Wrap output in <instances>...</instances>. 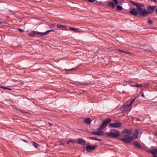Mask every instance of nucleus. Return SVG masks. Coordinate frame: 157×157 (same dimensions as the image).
Instances as JSON below:
<instances>
[{"label": "nucleus", "instance_id": "nucleus-1", "mask_svg": "<svg viewBox=\"0 0 157 157\" xmlns=\"http://www.w3.org/2000/svg\"><path fill=\"white\" fill-rule=\"evenodd\" d=\"M119 134L120 132L118 130L115 129H111L109 132L105 133L104 135L106 137L116 138L118 137Z\"/></svg>", "mask_w": 157, "mask_h": 157}, {"label": "nucleus", "instance_id": "nucleus-2", "mask_svg": "<svg viewBox=\"0 0 157 157\" xmlns=\"http://www.w3.org/2000/svg\"><path fill=\"white\" fill-rule=\"evenodd\" d=\"M137 138V129H135V131L134 133L132 136L127 138H122L121 140L122 142L128 143L131 142L133 139H135Z\"/></svg>", "mask_w": 157, "mask_h": 157}, {"label": "nucleus", "instance_id": "nucleus-3", "mask_svg": "<svg viewBox=\"0 0 157 157\" xmlns=\"http://www.w3.org/2000/svg\"><path fill=\"white\" fill-rule=\"evenodd\" d=\"M156 7V6H149L147 7V10L146 9H145V10L144 11L142 17H146L150 14H152L154 13L155 10V9Z\"/></svg>", "mask_w": 157, "mask_h": 157}, {"label": "nucleus", "instance_id": "nucleus-4", "mask_svg": "<svg viewBox=\"0 0 157 157\" xmlns=\"http://www.w3.org/2000/svg\"><path fill=\"white\" fill-rule=\"evenodd\" d=\"M111 120L110 118H107L105 119L101 126L97 129V130L99 131L103 129L106 127L107 124L111 122Z\"/></svg>", "mask_w": 157, "mask_h": 157}, {"label": "nucleus", "instance_id": "nucleus-5", "mask_svg": "<svg viewBox=\"0 0 157 157\" xmlns=\"http://www.w3.org/2000/svg\"><path fill=\"white\" fill-rule=\"evenodd\" d=\"M145 6L144 4L138 3V13L140 16L142 17L143 12L145 10V8L143 9Z\"/></svg>", "mask_w": 157, "mask_h": 157}, {"label": "nucleus", "instance_id": "nucleus-6", "mask_svg": "<svg viewBox=\"0 0 157 157\" xmlns=\"http://www.w3.org/2000/svg\"><path fill=\"white\" fill-rule=\"evenodd\" d=\"M98 147V145H96L93 146H91L88 143L86 147V151L88 152H91L93 150L96 149Z\"/></svg>", "mask_w": 157, "mask_h": 157}, {"label": "nucleus", "instance_id": "nucleus-7", "mask_svg": "<svg viewBox=\"0 0 157 157\" xmlns=\"http://www.w3.org/2000/svg\"><path fill=\"white\" fill-rule=\"evenodd\" d=\"M132 132L130 130L125 129L122 131V136L124 137H129L131 134Z\"/></svg>", "mask_w": 157, "mask_h": 157}, {"label": "nucleus", "instance_id": "nucleus-8", "mask_svg": "<svg viewBox=\"0 0 157 157\" xmlns=\"http://www.w3.org/2000/svg\"><path fill=\"white\" fill-rule=\"evenodd\" d=\"M36 34H39L41 37H43L42 32H39L36 31H32L29 33V36L34 37Z\"/></svg>", "mask_w": 157, "mask_h": 157}, {"label": "nucleus", "instance_id": "nucleus-9", "mask_svg": "<svg viewBox=\"0 0 157 157\" xmlns=\"http://www.w3.org/2000/svg\"><path fill=\"white\" fill-rule=\"evenodd\" d=\"M110 125L111 127L118 128L121 126V124L120 122H116L114 123H111Z\"/></svg>", "mask_w": 157, "mask_h": 157}, {"label": "nucleus", "instance_id": "nucleus-10", "mask_svg": "<svg viewBox=\"0 0 157 157\" xmlns=\"http://www.w3.org/2000/svg\"><path fill=\"white\" fill-rule=\"evenodd\" d=\"M138 148L141 150H146V146L143 143H139L138 142Z\"/></svg>", "mask_w": 157, "mask_h": 157}, {"label": "nucleus", "instance_id": "nucleus-11", "mask_svg": "<svg viewBox=\"0 0 157 157\" xmlns=\"http://www.w3.org/2000/svg\"><path fill=\"white\" fill-rule=\"evenodd\" d=\"M91 134L93 135H96L98 136H102L104 135V132L103 131H93L91 132Z\"/></svg>", "mask_w": 157, "mask_h": 157}, {"label": "nucleus", "instance_id": "nucleus-12", "mask_svg": "<svg viewBox=\"0 0 157 157\" xmlns=\"http://www.w3.org/2000/svg\"><path fill=\"white\" fill-rule=\"evenodd\" d=\"M131 105H129V104H125L122 106V108H121L120 109H122V111H123L126 110H127L128 108H129L130 109L131 108L130 106Z\"/></svg>", "mask_w": 157, "mask_h": 157}, {"label": "nucleus", "instance_id": "nucleus-13", "mask_svg": "<svg viewBox=\"0 0 157 157\" xmlns=\"http://www.w3.org/2000/svg\"><path fill=\"white\" fill-rule=\"evenodd\" d=\"M78 144L82 146H85L86 145V142L85 140L81 138L78 139Z\"/></svg>", "mask_w": 157, "mask_h": 157}, {"label": "nucleus", "instance_id": "nucleus-14", "mask_svg": "<svg viewBox=\"0 0 157 157\" xmlns=\"http://www.w3.org/2000/svg\"><path fill=\"white\" fill-rule=\"evenodd\" d=\"M146 151L148 153H151L155 155H157V149L147 150Z\"/></svg>", "mask_w": 157, "mask_h": 157}, {"label": "nucleus", "instance_id": "nucleus-15", "mask_svg": "<svg viewBox=\"0 0 157 157\" xmlns=\"http://www.w3.org/2000/svg\"><path fill=\"white\" fill-rule=\"evenodd\" d=\"M130 13L132 15L136 16L137 15V9L133 8L130 10Z\"/></svg>", "mask_w": 157, "mask_h": 157}, {"label": "nucleus", "instance_id": "nucleus-16", "mask_svg": "<svg viewBox=\"0 0 157 157\" xmlns=\"http://www.w3.org/2000/svg\"><path fill=\"white\" fill-rule=\"evenodd\" d=\"M108 6L111 8L113 9L115 7V5L113 2H109L108 3Z\"/></svg>", "mask_w": 157, "mask_h": 157}, {"label": "nucleus", "instance_id": "nucleus-17", "mask_svg": "<svg viewBox=\"0 0 157 157\" xmlns=\"http://www.w3.org/2000/svg\"><path fill=\"white\" fill-rule=\"evenodd\" d=\"M83 121L85 124H88L91 123V120H90V118H87L84 119Z\"/></svg>", "mask_w": 157, "mask_h": 157}, {"label": "nucleus", "instance_id": "nucleus-18", "mask_svg": "<svg viewBox=\"0 0 157 157\" xmlns=\"http://www.w3.org/2000/svg\"><path fill=\"white\" fill-rule=\"evenodd\" d=\"M56 26L57 28H59L61 29H63L64 30H66V27L65 26L63 25L57 24Z\"/></svg>", "mask_w": 157, "mask_h": 157}, {"label": "nucleus", "instance_id": "nucleus-19", "mask_svg": "<svg viewBox=\"0 0 157 157\" xmlns=\"http://www.w3.org/2000/svg\"><path fill=\"white\" fill-rule=\"evenodd\" d=\"M112 1L114 2L113 3L115 4V6L121 4L124 1V0H122L121 1H120L119 0L118 1V0H112Z\"/></svg>", "mask_w": 157, "mask_h": 157}, {"label": "nucleus", "instance_id": "nucleus-20", "mask_svg": "<svg viewBox=\"0 0 157 157\" xmlns=\"http://www.w3.org/2000/svg\"><path fill=\"white\" fill-rule=\"evenodd\" d=\"M50 32H55V31L53 30H48L45 32H43L42 33L43 36H44V35H47Z\"/></svg>", "mask_w": 157, "mask_h": 157}, {"label": "nucleus", "instance_id": "nucleus-21", "mask_svg": "<svg viewBox=\"0 0 157 157\" xmlns=\"http://www.w3.org/2000/svg\"><path fill=\"white\" fill-rule=\"evenodd\" d=\"M148 85L145 83H143L142 84H138V88L140 87H144L147 86Z\"/></svg>", "mask_w": 157, "mask_h": 157}, {"label": "nucleus", "instance_id": "nucleus-22", "mask_svg": "<svg viewBox=\"0 0 157 157\" xmlns=\"http://www.w3.org/2000/svg\"><path fill=\"white\" fill-rule=\"evenodd\" d=\"M69 29L71 30L74 31L75 32L79 33L80 32V31L78 29L70 27Z\"/></svg>", "mask_w": 157, "mask_h": 157}, {"label": "nucleus", "instance_id": "nucleus-23", "mask_svg": "<svg viewBox=\"0 0 157 157\" xmlns=\"http://www.w3.org/2000/svg\"><path fill=\"white\" fill-rule=\"evenodd\" d=\"M123 8L120 5H118L116 7V10L119 11L121 10H123Z\"/></svg>", "mask_w": 157, "mask_h": 157}, {"label": "nucleus", "instance_id": "nucleus-24", "mask_svg": "<svg viewBox=\"0 0 157 157\" xmlns=\"http://www.w3.org/2000/svg\"><path fill=\"white\" fill-rule=\"evenodd\" d=\"M33 145L36 148H38L39 147L40 145L35 142H33Z\"/></svg>", "mask_w": 157, "mask_h": 157}, {"label": "nucleus", "instance_id": "nucleus-25", "mask_svg": "<svg viewBox=\"0 0 157 157\" xmlns=\"http://www.w3.org/2000/svg\"><path fill=\"white\" fill-rule=\"evenodd\" d=\"M76 142L74 141L71 140H68L67 143V144H70V143H72V144H74L76 143Z\"/></svg>", "mask_w": 157, "mask_h": 157}, {"label": "nucleus", "instance_id": "nucleus-26", "mask_svg": "<svg viewBox=\"0 0 157 157\" xmlns=\"http://www.w3.org/2000/svg\"><path fill=\"white\" fill-rule=\"evenodd\" d=\"M81 85H85L86 86H87L88 85H92L93 84L92 83H91V82H90L89 83H86L85 84H83L82 83H81L80 84Z\"/></svg>", "mask_w": 157, "mask_h": 157}, {"label": "nucleus", "instance_id": "nucleus-27", "mask_svg": "<svg viewBox=\"0 0 157 157\" xmlns=\"http://www.w3.org/2000/svg\"><path fill=\"white\" fill-rule=\"evenodd\" d=\"M131 3L133 5L135 6L137 8V3L133 1H130Z\"/></svg>", "mask_w": 157, "mask_h": 157}, {"label": "nucleus", "instance_id": "nucleus-28", "mask_svg": "<svg viewBox=\"0 0 157 157\" xmlns=\"http://www.w3.org/2000/svg\"><path fill=\"white\" fill-rule=\"evenodd\" d=\"M51 28H53L56 26V24L50 23L48 25Z\"/></svg>", "mask_w": 157, "mask_h": 157}, {"label": "nucleus", "instance_id": "nucleus-29", "mask_svg": "<svg viewBox=\"0 0 157 157\" xmlns=\"http://www.w3.org/2000/svg\"><path fill=\"white\" fill-rule=\"evenodd\" d=\"M1 88L5 90L7 89L9 90H12V88H8L5 86H2Z\"/></svg>", "mask_w": 157, "mask_h": 157}, {"label": "nucleus", "instance_id": "nucleus-30", "mask_svg": "<svg viewBox=\"0 0 157 157\" xmlns=\"http://www.w3.org/2000/svg\"><path fill=\"white\" fill-rule=\"evenodd\" d=\"M137 97H136L135 98H134L132 100L130 103H129V105H132V104L134 102L135 99Z\"/></svg>", "mask_w": 157, "mask_h": 157}, {"label": "nucleus", "instance_id": "nucleus-31", "mask_svg": "<svg viewBox=\"0 0 157 157\" xmlns=\"http://www.w3.org/2000/svg\"><path fill=\"white\" fill-rule=\"evenodd\" d=\"M88 138H89L90 140H98V138H96V137H88Z\"/></svg>", "mask_w": 157, "mask_h": 157}, {"label": "nucleus", "instance_id": "nucleus-32", "mask_svg": "<svg viewBox=\"0 0 157 157\" xmlns=\"http://www.w3.org/2000/svg\"><path fill=\"white\" fill-rule=\"evenodd\" d=\"M147 22L148 24H152L153 23V21L149 19L147 20Z\"/></svg>", "mask_w": 157, "mask_h": 157}, {"label": "nucleus", "instance_id": "nucleus-33", "mask_svg": "<svg viewBox=\"0 0 157 157\" xmlns=\"http://www.w3.org/2000/svg\"><path fill=\"white\" fill-rule=\"evenodd\" d=\"M78 67H76L75 68H72V69H69V70H67L68 71H73L74 70H75V69H77L78 68Z\"/></svg>", "mask_w": 157, "mask_h": 157}, {"label": "nucleus", "instance_id": "nucleus-34", "mask_svg": "<svg viewBox=\"0 0 157 157\" xmlns=\"http://www.w3.org/2000/svg\"><path fill=\"white\" fill-rule=\"evenodd\" d=\"M60 144L62 145H65L66 143L65 142H60Z\"/></svg>", "mask_w": 157, "mask_h": 157}, {"label": "nucleus", "instance_id": "nucleus-35", "mask_svg": "<svg viewBox=\"0 0 157 157\" xmlns=\"http://www.w3.org/2000/svg\"><path fill=\"white\" fill-rule=\"evenodd\" d=\"M95 0H88V2L90 3L94 2Z\"/></svg>", "mask_w": 157, "mask_h": 157}, {"label": "nucleus", "instance_id": "nucleus-36", "mask_svg": "<svg viewBox=\"0 0 157 157\" xmlns=\"http://www.w3.org/2000/svg\"><path fill=\"white\" fill-rule=\"evenodd\" d=\"M144 50L145 51H147L149 52H153L151 51V50H150L149 49H144Z\"/></svg>", "mask_w": 157, "mask_h": 157}, {"label": "nucleus", "instance_id": "nucleus-37", "mask_svg": "<svg viewBox=\"0 0 157 157\" xmlns=\"http://www.w3.org/2000/svg\"><path fill=\"white\" fill-rule=\"evenodd\" d=\"M18 30H19L20 32H24V30L23 29H20V28H19L18 29Z\"/></svg>", "mask_w": 157, "mask_h": 157}, {"label": "nucleus", "instance_id": "nucleus-38", "mask_svg": "<svg viewBox=\"0 0 157 157\" xmlns=\"http://www.w3.org/2000/svg\"><path fill=\"white\" fill-rule=\"evenodd\" d=\"M150 29H155V30H156L157 29V27H151L150 28Z\"/></svg>", "mask_w": 157, "mask_h": 157}, {"label": "nucleus", "instance_id": "nucleus-39", "mask_svg": "<svg viewBox=\"0 0 157 157\" xmlns=\"http://www.w3.org/2000/svg\"><path fill=\"white\" fill-rule=\"evenodd\" d=\"M134 144L135 145L136 147H137V142H136L134 143Z\"/></svg>", "mask_w": 157, "mask_h": 157}, {"label": "nucleus", "instance_id": "nucleus-40", "mask_svg": "<svg viewBox=\"0 0 157 157\" xmlns=\"http://www.w3.org/2000/svg\"><path fill=\"white\" fill-rule=\"evenodd\" d=\"M141 96L142 97L145 98V96H144V93H141Z\"/></svg>", "mask_w": 157, "mask_h": 157}, {"label": "nucleus", "instance_id": "nucleus-41", "mask_svg": "<svg viewBox=\"0 0 157 157\" xmlns=\"http://www.w3.org/2000/svg\"><path fill=\"white\" fill-rule=\"evenodd\" d=\"M21 140H22L23 141H24V142H25V143H28V142L25 140H23V139H21Z\"/></svg>", "mask_w": 157, "mask_h": 157}, {"label": "nucleus", "instance_id": "nucleus-42", "mask_svg": "<svg viewBox=\"0 0 157 157\" xmlns=\"http://www.w3.org/2000/svg\"><path fill=\"white\" fill-rule=\"evenodd\" d=\"M151 1H153L154 2H157V1L156 0H151Z\"/></svg>", "mask_w": 157, "mask_h": 157}, {"label": "nucleus", "instance_id": "nucleus-43", "mask_svg": "<svg viewBox=\"0 0 157 157\" xmlns=\"http://www.w3.org/2000/svg\"><path fill=\"white\" fill-rule=\"evenodd\" d=\"M118 50L120 52H124L123 51H122L120 49H118Z\"/></svg>", "mask_w": 157, "mask_h": 157}, {"label": "nucleus", "instance_id": "nucleus-44", "mask_svg": "<svg viewBox=\"0 0 157 157\" xmlns=\"http://www.w3.org/2000/svg\"><path fill=\"white\" fill-rule=\"evenodd\" d=\"M48 124L50 126H52V124L50 123H48Z\"/></svg>", "mask_w": 157, "mask_h": 157}, {"label": "nucleus", "instance_id": "nucleus-45", "mask_svg": "<svg viewBox=\"0 0 157 157\" xmlns=\"http://www.w3.org/2000/svg\"><path fill=\"white\" fill-rule=\"evenodd\" d=\"M97 141H98L101 142L102 140L101 139H98V140H97Z\"/></svg>", "mask_w": 157, "mask_h": 157}, {"label": "nucleus", "instance_id": "nucleus-46", "mask_svg": "<svg viewBox=\"0 0 157 157\" xmlns=\"http://www.w3.org/2000/svg\"><path fill=\"white\" fill-rule=\"evenodd\" d=\"M135 86L137 87V83H136V85L134 86Z\"/></svg>", "mask_w": 157, "mask_h": 157}, {"label": "nucleus", "instance_id": "nucleus-47", "mask_svg": "<svg viewBox=\"0 0 157 157\" xmlns=\"http://www.w3.org/2000/svg\"><path fill=\"white\" fill-rule=\"evenodd\" d=\"M155 11H156V14H157V7Z\"/></svg>", "mask_w": 157, "mask_h": 157}, {"label": "nucleus", "instance_id": "nucleus-48", "mask_svg": "<svg viewBox=\"0 0 157 157\" xmlns=\"http://www.w3.org/2000/svg\"><path fill=\"white\" fill-rule=\"evenodd\" d=\"M153 157H157V156L155 155H153Z\"/></svg>", "mask_w": 157, "mask_h": 157}, {"label": "nucleus", "instance_id": "nucleus-49", "mask_svg": "<svg viewBox=\"0 0 157 157\" xmlns=\"http://www.w3.org/2000/svg\"><path fill=\"white\" fill-rule=\"evenodd\" d=\"M2 23H3V22H2L0 21V24H2Z\"/></svg>", "mask_w": 157, "mask_h": 157}, {"label": "nucleus", "instance_id": "nucleus-50", "mask_svg": "<svg viewBox=\"0 0 157 157\" xmlns=\"http://www.w3.org/2000/svg\"><path fill=\"white\" fill-rule=\"evenodd\" d=\"M156 135L157 136V132L155 133Z\"/></svg>", "mask_w": 157, "mask_h": 157}, {"label": "nucleus", "instance_id": "nucleus-51", "mask_svg": "<svg viewBox=\"0 0 157 157\" xmlns=\"http://www.w3.org/2000/svg\"><path fill=\"white\" fill-rule=\"evenodd\" d=\"M138 121H140V120L139 119H138Z\"/></svg>", "mask_w": 157, "mask_h": 157}, {"label": "nucleus", "instance_id": "nucleus-52", "mask_svg": "<svg viewBox=\"0 0 157 157\" xmlns=\"http://www.w3.org/2000/svg\"><path fill=\"white\" fill-rule=\"evenodd\" d=\"M136 121H137V118H136Z\"/></svg>", "mask_w": 157, "mask_h": 157}]
</instances>
